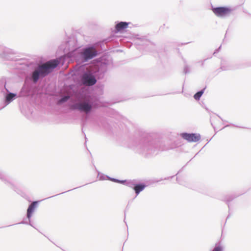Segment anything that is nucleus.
I'll return each instance as SVG.
<instances>
[{
	"label": "nucleus",
	"instance_id": "0eeeda50",
	"mask_svg": "<svg viewBox=\"0 0 251 251\" xmlns=\"http://www.w3.org/2000/svg\"><path fill=\"white\" fill-rule=\"evenodd\" d=\"M37 204V201H34L29 206L27 210V217L28 219L30 218L32 213L35 209Z\"/></svg>",
	"mask_w": 251,
	"mask_h": 251
},
{
	"label": "nucleus",
	"instance_id": "1a4fd4ad",
	"mask_svg": "<svg viewBox=\"0 0 251 251\" xmlns=\"http://www.w3.org/2000/svg\"><path fill=\"white\" fill-rule=\"evenodd\" d=\"M144 184H138L134 186V189L136 194H138L141 191L144 190L145 188Z\"/></svg>",
	"mask_w": 251,
	"mask_h": 251
},
{
	"label": "nucleus",
	"instance_id": "f8f14e48",
	"mask_svg": "<svg viewBox=\"0 0 251 251\" xmlns=\"http://www.w3.org/2000/svg\"><path fill=\"white\" fill-rule=\"evenodd\" d=\"M213 251H222V248L220 246L216 247Z\"/></svg>",
	"mask_w": 251,
	"mask_h": 251
},
{
	"label": "nucleus",
	"instance_id": "9b49d317",
	"mask_svg": "<svg viewBox=\"0 0 251 251\" xmlns=\"http://www.w3.org/2000/svg\"><path fill=\"white\" fill-rule=\"evenodd\" d=\"M15 97V94L13 93H10L8 94L6 96V101H10L14 97Z\"/></svg>",
	"mask_w": 251,
	"mask_h": 251
},
{
	"label": "nucleus",
	"instance_id": "9d476101",
	"mask_svg": "<svg viewBox=\"0 0 251 251\" xmlns=\"http://www.w3.org/2000/svg\"><path fill=\"white\" fill-rule=\"evenodd\" d=\"M203 91L204 90H201V91H199L198 92H197L196 94H195V95L194 96V98L195 100H199V99H200V98L201 97V96H202V95L203 94Z\"/></svg>",
	"mask_w": 251,
	"mask_h": 251
},
{
	"label": "nucleus",
	"instance_id": "ddd939ff",
	"mask_svg": "<svg viewBox=\"0 0 251 251\" xmlns=\"http://www.w3.org/2000/svg\"><path fill=\"white\" fill-rule=\"evenodd\" d=\"M69 99V97H65L60 100V102H63L66 101Z\"/></svg>",
	"mask_w": 251,
	"mask_h": 251
},
{
	"label": "nucleus",
	"instance_id": "f257e3e1",
	"mask_svg": "<svg viewBox=\"0 0 251 251\" xmlns=\"http://www.w3.org/2000/svg\"><path fill=\"white\" fill-rule=\"evenodd\" d=\"M59 64L57 60H51L40 66L38 70L35 71L32 74V78L36 82L39 77H44L50 73Z\"/></svg>",
	"mask_w": 251,
	"mask_h": 251
},
{
	"label": "nucleus",
	"instance_id": "7ed1b4c3",
	"mask_svg": "<svg viewBox=\"0 0 251 251\" xmlns=\"http://www.w3.org/2000/svg\"><path fill=\"white\" fill-rule=\"evenodd\" d=\"M181 136L189 142H197L201 139V135L198 133H182Z\"/></svg>",
	"mask_w": 251,
	"mask_h": 251
},
{
	"label": "nucleus",
	"instance_id": "423d86ee",
	"mask_svg": "<svg viewBox=\"0 0 251 251\" xmlns=\"http://www.w3.org/2000/svg\"><path fill=\"white\" fill-rule=\"evenodd\" d=\"M91 107V105L86 102H80L75 105V108L76 109L86 113L89 112Z\"/></svg>",
	"mask_w": 251,
	"mask_h": 251
},
{
	"label": "nucleus",
	"instance_id": "39448f33",
	"mask_svg": "<svg viewBox=\"0 0 251 251\" xmlns=\"http://www.w3.org/2000/svg\"><path fill=\"white\" fill-rule=\"evenodd\" d=\"M82 82L88 86H92L96 82V80L91 74H85L82 77Z\"/></svg>",
	"mask_w": 251,
	"mask_h": 251
},
{
	"label": "nucleus",
	"instance_id": "f03ea898",
	"mask_svg": "<svg viewBox=\"0 0 251 251\" xmlns=\"http://www.w3.org/2000/svg\"><path fill=\"white\" fill-rule=\"evenodd\" d=\"M231 9L228 7H219L212 9L213 13L218 17H224L231 13Z\"/></svg>",
	"mask_w": 251,
	"mask_h": 251
},
{
	"label": "nucleus",
	"instance_id": "20e7f679",
	"mask_svg": "<svg viewBox=\"0 0 251 251\" xmlns=\"http://www.w3.org/2000/svg\"><path fill=\"white\" fill-rule=\"evenodd\" d=\"M97 54V50L94 48H88L83 50V55L85 60L90 59Z\"/></svg>",
	"mask_w": 251,
	"mask_h": 251
},
{
	"label": "nucleus",
	"instance_id": "6e6552de",
	"mask_svg": "<svg viewBox=\"0 0 251 251\" xmlns=\"http://www.w3.org/2000/svg\"><path fill=\"white\" fill-rule=\"evenodd\" d=\"M128 23L126 22H121L117 24L116 25V29L118 31H121L123 29L127 27Z\"/></svg>",
	"mask_w": 251,
	"mask_h": 251
}]
</instances>
